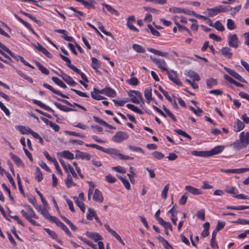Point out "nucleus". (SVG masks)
Here are the masks:
<instances>
[{
    "label": "nucleus",
    "instance_id": "nucleus-20",
    "mask_svg": "<svg viewBox=\"0 0 249 249\" xmlns=\"http://www.w3.org/2000/svg\"><path fill=\"white\" fill-rule=\"evenodd\" d=\"M10 156L18 166L21 167L24 166V163L18 157L12 153H10Z\"/></svg>",
    "mask_w": 249,
    "mask_h": 249
},
{
    "label": "nucleus",
    "instance_id": "nucleus-33",
    "mask_svg": "<svg viewBox=\"0 0 249 249\" xmlns=\"http://www.w3.org/2000/svg\"><path fill=\"white\" fill-rule=\"evenodd\" d=\"M65 182L68 188H70L72 186H76V184L73 182L72 178L70 174L68 175Z\"/></svg>",
    "mask_w": 249,
    "mask_h": 249
},
{
    "label": "nucleus",
    "instance_id": "nucleus-32",
    "mask_svg": "<svg viewBox=\"0 0 249 249\" xmlns=\"http://www.w3.org/2000/svg\"><path fill=\"white\" fill-rule=\"evenodd\" d=\"M226 193L236 195L238 193L237 189L233 186H226L225 189Z\"/></svg>",
    "mask_w": 249,
    "mask_h": 249
},
{
    "label": "nucleus",
    "instance_id": "nucleus-13",
    "mask_svg": "<svg viewBox=\"0 0 249 249\" xmlns=\"http://www.w3.org/2000/svg\"><path fill=\"white\" fill-rule=\"evenodd\" d=\"M104 152L111 155L112 157L115 159L117 157L120 158L121 155L119 150L115 148H105Z\"/></svg>",
    "mask_w": 249,
    "mask_h": 249
},
{
    "label": "nucleus",
    "instance_id": "nucleus-10",
    "mask_svg": "<svg viewBox=\"0 0 249 249\" xmlns=\"http://www.w3.org/2000/svg\"><path fill=\"white\" fill-rule=\"evenodd\" d=\"M99 92H100V94H105L110 97H114L116 95V91L110 87H106L102 89Z\"/></svg>",
    "mask_w": 249,
    "mask_h": 249
},
{
    "label": "nucleus",
    "instance_id": "nucleus-15",
    "mask_svg": "<svg viewBox=\"0 0 249 249\" xmlns=\"http://www.w3.org/2000/svg\"><path fill=\"white\" fill-rule=\"evenodd\" d=\"M224 149V146L223 145H218L210 151H208L209 157L212 156L214 155L221 153Z\"/></svg>",
    "mask_w": 249,
    "mask_h": 249
},
{
    "label": "nucleus",
    "instance_id": "nucleus-6",
    "mask_svg": "<svg viewBox=\"0 0 249 249\" xmlns=\"http://www.w3.org/2000/svg\"><path fill=\"white\" fill-rule=\"evenodd\" d=\"M54 71L56 74L60 76L63 79V80L70 86H74L77 84L76 82H75L70 76L65 73L63 71H61L60 74L58 73L56 71Z\"/></svg>",
    "mask_w": 249,
    "mask_h": 249
},
{
    "label": "nucleus",
    "instance_id": "nucleus-53",
    "mask_svg": "<svg viewBox=\"0 0 249 249\" xmlns=\"http://www.w3.org/2000/svg\"><path fill=\"white\" fill-rule=\"evenodd\" d=\"M147 27L153 36H160V32L155 29L151 25L148 24Z\"/></svg>",
    "mask_w": 249,
    "mask_h": 249
},
{
    "label": "nucleus",
    "instance_id": "nucleus-44",
    "mask_svg": "<svg viewBox=\"0 0 249 249\" xmlns=\"http://www.w3.org/2000/svg\"><path fill=\"white\" fill-rule=\"evenodd\" d=\"M78 237L80 240H81V241H82L83 242H84V243H85L86 244L88 245L89 246L91 247L93 249H97L96 245L93 244L91 242L83 238L82 236H79Z\"/></svg>",
    "mask_w": 249,
    "mask_h": 249
},
{
    "label": "nucleus",
    "instance_id": "nucleus-25",
    "mask_svg": "<svg viewBox=\"0 0 249 249\" xmlns=\"http://www.w3.org/2000/svg\"><path fill=\"white\" fill-rule=\"evenodd\" d=\"M218 13H224L231 11V7L230 6H224L222 5H218L216 7Z\"/></svg>",
    "mask_w": 249,
    "mask_h": 249
},
{
    "label": "nucleus",
    "instance_id": "nucleus-27",
    "mask_svg": "<svg viewBox=\"0 0 249 249\" xmlns=\"http://www.w3.org/2000/svg\"><path fill=\"white\" fill-rule=\"evenodd\" d=\"M35 63L42 73L46 75H48L49 74V71L44 67L40 62L37 61H35Z\"/></svg>",
    "mask_w": 249,
    "mask_h": 249
},
{
    "label": "nucleus",
    "instance_id": "nucleus-30",
    "mask_svg": "<svg viewBox=\"0 0 249 249\" xmlns=\"http://www.w3.org/2000/svg\"><path fill=\"white\" fill-rule=\"evenodd\" d=\"M75 199V202L77 206L80 209V210L83 212H85L86 207L85 205L82 201H80L78 197H74Z\"/></svg>",
    "mask_w": 249,
    "mask_h": 249
},
{
    "label": "nucleus",
    "instance_id": "nucleus-45",
    "mask_svg": "<svg viewBox=\"0 0 249 249\" xmlns=\"http://www.w3.org/2000/svg\"><path fill=\"white\" fill-rule=\"evenodd\" d=\"M103 6L105 7L111 14H114V15H115L117 16L118 15L119 13H118V11L114 9L110 5L107 4L106 3H103Z\"/></svg>",
    "mask_w": 249,
    "mask_h": 249
},
{
    "label": "nucleus",
    "instance_id": "nucleus-54",
    "mask_svg": "<svg viewBox=\"0 0 249 249\" xmlns=\"http://www.w3.org/2000/svg\"><path fill=\"white\" fill-rule=\"evenodd\" d=\"M73 71L77 73V74H80L84 81H85L86 83L89 82L88 79L87 78L86 75L84 73L81 72V71L77 68H76Z\"/></svg>",
    "mask_w": 249,
    "mask_h": 249
},
{
    "label": "nucleus",
    "instance_id": "nucleus-26",
    "mask_svg": "<svg viewBox=\"0 0 249 249\" xmlns=\"http://www.w3.org/2000/svg\"><path fill=\"white\" fill-rule=\"evenodd\" d=\"M191 154L192 155L201 157H209V154L208 151H192L191 152Z\"/></svg>",
    "mask_w": 249,
    "mask_h": 249
},
{
    "label": "nucleus",
    "instance_id": "nucleus-59",
    "mask_svg": "<svg viewBox=\"0 0 249 249\" xmlns=\"http://www.w3.org/2000/svg\"><path fill=\"white\" fill-rule=\"evenodd\" d=\"M163 109L164 111L165 112V113L170 117L172 118V119L174 121L176 122L177 119L174 116V115L170 111V110L166 107L165 106H163Z\"/></svg>",
    "mask_w": 249,
    "mask_h": 249
},
{
    "label": "nucleus",
    "instance_id": "nucleus-9",
    "mask_svg": "<svg viewBox=\"0 0 249 249\" xmlns=\"http://www.w3.org/2000/svg\"><path fill=\"white\" fill-rule=\"evenodd\" d=\"M229 45L234 48H237L238 47V39L236 34L230 35L228 37Z\"/></svg>",
    "mask_w": 249,
    "mask_h": 249
},
{
    "label": "nucleus",
    "instance_id": "nucleus-51",
    "mask_svg": "<svg viewBox=\"0 0 249 249\" xmlns=\"http://www.w3.org/2000/svg\"><path fill=\"white\" fill-rule=\"evenodd\" d=\"M161 225H162L165 230H170L171 231H173L172 227L170 223L165 221L163 219L159 223Z\"/></svg>",
    "mask_w": 249,
    "mask_h": 249
},
{
    "label": "nucleus",
    "instance_id": "nucleus-14",
    "mask_svg": "<svg viewBox=\"0 0 249 249\" xmlns=\"http://www.w3.org/2000/svg\"><path fill=\"white\" fill-rule=\"evenodd\" d=\"M93 199L98 202L101 203L104 201L102 192L98 189L95 190L93 195Z\"/></svg>",
    "mask_w": 249,
    "mask_h": 249
},
{
    "label": "nucleus",
    "instance_id": "nucleus-5",
    "mask_svg": "<svg viewBox=\"0 0 249 249\" xmlns=\"http://www.w3.org/2000/svg\"><path fill=\"white\" fill-rule=\"evenodd\" d=\"M167 74H168V77L171 81L176 84L178 86H181L182 84L180 80L178 78L177 72L173 71L170 70L166 71Z\"/></svg>",
    "mask_w": 249,
    "mask_h": 249
},
{
    "label": "nucleus",
    "instance_id": "nucleus-21",
    "mask_svg": "<svg viewBox=\"0 0 249 249\" xmlns=\"http://www.w3.org/2000/svg\"><path fill=\"white\" fill-rule=\"evenodd\" d=\"M185 189L187 191L195 195H198L201 194V191L191 186H186Z\"/></svg>",
    "mask_w": 249,
    "mask_h": 249
},
{
    "label": "nucleus",
    "instance_id": "nucleus-46",
    "mask_svg": "<svg viewBox=\"0 0 249 249\" xmlns=\"http://www.w3.org/2000/svg\"><path fill=\"white\" fill-rule=\"evenodd\" d=\"M213 27H214L218 31L222 32L225 30L224 26L218 20L215 22L213 24Z\"/></svg>",
    "mask_w": 249,
    "mask_h": 249
},
{
    "label": "nucleus",
    "instance_id": "nucleus-40",
    "mask_svg": "<svg viewBox=\"0 0 249 249\" xmlns=\"http://www.w3.org/2000/svg\"><path fill=\"white\" fill-rule=\"evenodd\" d=\"M16 72L19 74L21 77H23L25 79L28 80L30 83H32L33 82V80L32 78L28 76H27L26 74H25L23 71L18 70V69L16 70Z\"/></svg>",
    "mask_w": 249,
    "mask_h": 249
},
{
    "label": "nucleus",
    "instance_id": "nucleus-57",
    "mask_svg": "<svg viewBox=\"0 0 249 249\" xmlns=\"http://www.w3.org/2000/svg\"><path fill=\"white\" fill-rule=\"evenodd\" d=\"M227 26L231 30H232L236 28L234 21L231 19H227Z\"/></svg>",
    "mask_w": 249,
    "mask_h": 249
},
{
    "label": "nucleus",
    "instance_id": "nucleus-7",
    "mask_svg": "<svg viewBox=\"0 0 249 249\" xmlns=\"http://www.w3.org/2000/svg\"><path fill=\"white\" fill-rule=\"evenodd\" d=\"M33 102L34 104L39 106L42 108H43L48 111L52 112L53 115L57 118L56 122L58 123H60V122L59 121V117H58L57 114L55 113L54 111L52 108H51L49 106L46 105L45 104L42 103L41 101L37 100H34L33 101Z\"/></svg>",
    "mask_w": 249,
    "mask_h": 249
},
{
    "label": "nucleus",
    "instance_id": "nucleus-60",
    "mask_svg": "<svg viewBox=\"0 0 249 249\" xmlns=\"http://www.w3.org/2000/svg\"><path fill=\"white\" fill-rule=\"evenodd\" d=\"M128 148L131 149V150L134 151V152H140V153H141L142 154H144V151L143 150V149L140 147H137V146H132V145H128Z\"/></svg>",
    "mask_w": 249,
    "mask_h": 249
},
{
    "label": "nucleus",
    "instance_id": "nucleus-11",
    "mask_svg": "<svg viewBox=\"0 0 249 249\" xmlns=\"http://www.w3.org/2000/svg\"><path fill=\"white\" fill-rule=\"evenodd\" d=\"M221 171L226 173L240 174L242 173L249 171V168H242L239 169H221Z\"/></svg>",
    "mask_w": 249,
    "mask_h": 249
},
{
    "label": "nucleus",
    "instance_id": "nucleus-63",
    "mask_svg": "<svg viewBox=\"0 0 249 249\" xmlns=\"http://www.w3.org/2000/svg\"><path fill=\"white\" fill-rule=\"evenodd\" d=\"M51 218L52 219L50 221L55 223L57 226L60 227L62 225H63L64 223H63L57 217L53 216V217H51Z\"/></svg>",
    "mask_w": 249,
    "mask_h": 249
},
{
    "label": "nucleus",
    "instance_id": "nucleus-52",
    "mask_svg": "<svg viewBox=\"0 0 249 249\" xmlns=\"http://www.w3.org/2000/svg\"><path fill=\"white\" fill-rule=\"evenodd\" d=\"M44 230L53 239L57 240V234L53 231L48 228H45Z\"/></svg>",
    "mask_w": 249,
    "mask_h": 249
},
{
    "label": "nucleus",
    "instance_id": "nucleus-2",
    "mask_svg": "<svg viewBox=\"0 0 249 249\" xmlns=\"http://www.w3.org/2000/svg\"><path fill=\"white\" fill-rule=\"evenodd\" d=\"M249 144V131L246 132L243 131L239 135V140L234 142L231 145L233 148L239 150L246 148Z\"/></svg>",
    "mask_w": 249,
    "mask_h": 249
},
{
    "label": "nucleus",
    "instance_id": "nucleus-24",
    "mask_svg": "<svg viewBox=\"0 0 249 249\" xmlns=\"http://www.w3.org/2000/svg\"><path fill=\"white\" fill-rule=\"evenodd\" d=\"M59 56L62 58V59H63L64 61H65L66 62V65L70 69H71L72 71H74L76 68V67L75 66L71 64V61L68 57L64 56L61 54H60Z\"/></svg>",
    "mask_w": 249,
    "mask_h": 249
},
{
    "label": "nucleus",
    "instance_id": "nucleus-34",
    "mask_svg": "<svg viewBox=\"0 0 249 249\" xmlns=\"http://www.w3.org/2000/svg\"><path fill=\"white\" fill-rule=\"evenodd\" d=\"M217 84L216 80L212 78H210L206 81V85L209 89L212 88L214 86L216 85Z\"/></svg>",
    "mask_w": 249,
    "mask_h": 249
},
{
    "label": "nucleus",
    "instance_id": "nucleus-41",
    "mask_svg": "<svg viewBox=\"0 0 249 249\" xmlns=\"http://www.w3.org/2000/svg\"><path fill=\"white\" fill-rule=\"evenodd\" d=\"M207 11L208 15L210 17L215 16L219 14L216 7L212 8H208Z\"/></svg>",
    "mask_w": 249,
    "mask_h": 249
},
{
    "label": "nucleus",
    "instance_id": "nucleus-50",
    "mask_svg": "<svg viewBox=\"0 0 249 249\" xmlns=\"http://www.w3.org/2000/svg\"><path fill=\"white\" fill-rule=\"evenodd\" d=\"M205 210L204 209H202L197 212L196 215L198 219L202 221H204L205 219Z\"/></svg>",
    "mask_w": 249,
    "mask_h": 249
},
{
    "label": "nucleus",
    "instance_id": "nucleus-47",
    "mask_svg": "<svg viewBox=\"0 0 249 249\" xmlns=\"http://www.w3.org/2000/svg\"><path fill=\"white\" fill-rule=\"evenodd\" d=\"M132 48L137 53H143L145 52V49L141 45L137 44H133Z\"/></svg>",
    "mask_w": 249,
    "mask_h": 249
},
{
    "label": "nucleus",
    "instance_id": "nucleus-58",
    "mask_svg": "<svg viewBox=\"0 0 249 249\" xmlns=\"http://www.w3.org/2000/svg\"><path fill=\"white\" fill-rule=\"evenodd\" d=\"M169 11L174 13H183L184 8L173 7L170 8Z\"/></svg>",
    "mask_w": 249,
    "mask_h": 249
},
{
    "label": "nucleus",
    "instance_id": "nucleus-31",
    "mask_svg": "<svg viewBox=\"0 0 249 249\" xmlns=\"http://www.w3.org/2000/svg\"><path fill=\"white\" fill-rule=\"evenodd\" d=\"M188 76L193 79V81H198L200 78L199 75L194 71H190L188 72Z\"/></svg>",
    "mask_w": 249,
    "mask_h": 249
},
{
    "label": "nucleus",
    "instance_id": "nucleus-64",
    "mask_svg": "<svg viewBox=\"0 0 249 249\" xmlns=\"http://www.w3.org/2000/svg\"><path fill=\"white\" fill-rule=\"evenodd\" d=\"M127 83L132 86H137L139 84V81L136 77H132L127 80Z\"/></svg>",
    "mask_w": 249,
    "mask_h": 249
},
{
    "label": "nucleus",
    "instance_id": "nucleus-39",
    "mask_svg": "<svg viewBox=\"0 0 249 249\" xmlns=\"http://www.w3.org/2000/svg\"><path fill=\"white\" fill-rule=\"evenodd\" d=\"M53 98H55L56 100H57L58 101H60L63 103H65L66 104H67V105L69 106H71V107H79V104H77V103H74L73 104H71L70 102H69L68 101L66 100H64V99H60L59 98H58L56 96H53Z\"/></svg>",
    "mask_w": 249,
    "mask_h": 249
},
{
    "label": "nucleus",
    "instance_id": "nucleus-48",
    "mask_svg": "<svg viewBox=\"0 0 249 249\" xmlns=\"http://www.w3.org/2000/svg\"><path fill=\"white\" fill-rule=\"evenodd\" d=\"M95 211L92 208L88 209V213L87 215V218L89 220H92L93 217L96 216Z\"/></svg>",
    "mask_w": 249,
    "mask_h": 249
},
{
    "label": "nucleus",
    "instance_id": "nucleus-42",
    "mask_svg": "<svg viewBox=\"0 0 249 249\" xmlns=\"http://www.w3.org/2000/svg\"><path fill=\"white\" fill-rule=\"evenodd\" d=\"M144 95L145 98L148 100V103H149L152 99V89H145Z\"/></svg>",
    "mask_w": 249,
    "mask_h": 249
},
{
    "label": "nucleus",
    "instance_id": "nucleus-8",
    "mask_svg": "<svg viewBox=\"0 0 249 249\" xmlns=\"http://www.w3.org/2000/svg\"><path fill=\"white\" fill-rule=\"evenodd\" d=\"M224 69L231 76L233 77L234 78L239 80L240 82L247 83V82L239 74L233 70H231L228 67H225Z\"/></svg>",
    "mask_w": 249,
    "mask_h": 249
},
{
    "label": "nucleus",
    "instance_id": "nucleus-28",
    "mask_svg": "<svg viewBox=\"0 0 249 249\" xmlns=\"http://www.w3.org/2000/svg\"><path fill=\"white\" fill-rule=\"evenodd\" d=\"M61 156L65 159L68 160H73L74 158V155L69 150H64L61 153Z\"/></svg>",
    "mask_w": 249,
    "mask_h": 249
},
{
    "label": "nucleus",
    "instance_id": "nucleus-12",
    "mask_svg": "<svg viewBox=\"0 0 249 249\" xmlns=\"http://www.w3.org/2000/svg\"><path fill=\"white\" fill-rule=\"evenodd\" d=\"M75 152L76 159L87 160H90L91 155L89 153L83 152L78 150H76Z\"/></svg>",
    "mask_w": 249,
    "mask_h": 249
},
{
    "label": "nucleus",
    "instance_id": "nucleus-61",
    "mask_svg": "<svg viewBox=\"0 0 249 249\" xmlns=\"http://www.w3.org/2000/svg\"><path fill=\"white\" fill-rule=\"evenodd\" d=\"M152 154L155 158L158 160L162 159L164 157V155L159 151H154Z\"/></svg>",
    "mask_w": 249,
    "mask_h": 249
},
{
    "label": "nucleus",
    "instance_id": "nucleus-3",
    "mask_svg": "<svg viewBox=\"0 0 249 249\" xmlns=\"http://www.w3.org/2000/svg\"><path fill=\"white\" fill-rule=\"evenodd\" d=\"M129 137L128 134L123 131L117 132L112 138V141L116 143H120L127 139Z\"/></svg>",
    "mask_w": 249,
    "mask_h": 249
},
{
    "label": "nucleus",
    "instance_id": "nucleus-4",
    "mask_svg": "<svg viewBox=\"0 0 249 249\" xmlns=\"http://www.w3.org/2000/svg\"><path fill=\"white\" fill-rule=\"evenodd\" d=\"M150 58L162 71H167V64L164 60L154 57L152 55L150 56Z\"/></svg>",
    "mask_w": 249,
    "mask_h": 249
},
{
    "label": "nucleus",
    "instance_id": "nucleus-43",
    "mask_svg": "<svg viewBox=\"0 0 249 249\" xmlns=\"http://www.w3.org/2000/svg\"><path fill=\"white\" fill-rule=\"evenodd\" d=\"M118 178L122 182L124 186L127 190L130 189V183H129V181L126 179L124 178H123L120 176H118Z\"/></svg>",
    "mask_w": 249,
    "mask_h": 249
},
{
    "label": "nucleus",
    "instance_id": "nucleus-17",
    "mask_svg": "<svg viewBox=\"0 0 249 249\" xmlns=\"http://www.w3.org/2000/svg\"><path fill=\"white\" fill-rule=\"evenodd\" d=\"M86 235L88 237L94 240L95 242L102 240V236L96 232L87 231Z\"/></svg>",
    "mask_w": 249,
    "mask_h": 249
},
{
    "label": "nucleus",
    "instance_id": "nucleus-22",
    "mask_svg": "<svg viewBox=\"0 0 249 249\" xmlns=\"http://www.w3.org/2000/svg\"><path fill=\"white\" fill-rule=\"evenodd\" d=\"M147 50L156 54V55H159V56H162V57H167L168 55V53H165V52H162L160 51H159L158 50H156L155 49H153V48H149L147 49Z\"/></svg>",
    "mask_w": 249,
    "mask_h": 249
},
{
    "label": "nucleus",
    "instance_id": "nucleus-23",
    "mask_svg": "<svg viewBox=\"0 0 249 249\" xmlns=\"http://www.w3.org/2000/svg\"><path fill=\"white\" fill-rule=\"evenodd\" d=\"M16 127L22 134L27 135V134H31V131L32 130L29 127H25V126H23V125L17 126Z\"/></svg>",
    "mask_w": 249,
    "mask_h": 249
},
{
    "label": "nucleus",
    "instance_id": "nucleus-49",
    "mask_svg": "<svg viewBox=\"0 0 249 249\" xmlns=\"http://www.w3.org/2000/svg\"><path fill=\"white\" fill-rule=\"evenodd\" d=\"M41 213L43 215V216L45 218L49 220H51V219H52L51 217L53 216L50 214L49 211L46 208H42L41 209Z\"/></svg>",
    "mask_w": 249,
    "mask_h": 249
},
{
    "label": "nucleus",
    "instance_id": "nucleus-62",
    "mask_svg": "<svg viewBox=\"0 0 249 249\" xmlns=\"http://www.w3.org/2000/svg\"><path fill=\"white\" fill-rule=\"evenodd\" d=\"M169 189V184H167L164 187L162 191L161 196L163 199H166L167 196L168 191Z\"/></svg>",
    "mask_w": 249,
    "mask_h": 249
},
{
    "label": "nucleus",
    "instance_id": "nucleus-18",
    "mask_svg": "<svg viewBox=\"0 0 249 249\" xmlns=\"http://www.w3.org/2000/svg\"><path fill=\"white\" fill-rule=\"evenodd\" d=\"M245 125L243 122L241 121L239 119H237L235 122L234 123V130L235 132H239L243 130Z\"/></svg>",
    "mask_w": 249,
    "mask_h": 249
},
{
    "label": "nucleus",
    "instance_id": "nucleus-16",
    "mask_svg": "<svg viewBox=\"0 0 249 249\" xmlns=\"http://www.w3.org/2000/svg\"><path fill=\"white\" fill-rule=\"evenodd\" d=\"M43 86L45 88L48 89L49 90H50L51 91H52L53 93H54L57 95H60V96H61L63 98H69V97L67 95H66L63 94L58 90L55 89L53 87H52L51 86L49 85V84H48L47 83H44Z\"/></svg>",
    "mask_w": 249,
    "mask_h": 249
},
{
    "label": "nucleus",
    "instance_id": "nucleus-56",
    "mask_svg": "<svg viewBox=\"0 0 249 249\" xmlns=\"http://www.w3.org/2000/svg\"><path fill=\"white\" fill-rule=\"evenodd\" d=\"M175 131L178 135L184 136V137L189 139V140L192 139L191 136H190L189 135H188L187 133H186L185 131H184L181 129H175Z\"/></svg>",
    "mask_w": 249,
    "mask_h": 249
},
{
    "label": "nucleus",
    "instance_id": "nucleus-55",
    "mask_svg": "<svg viewBox=\"0 0 249 249\" xmlns=\"http://www.w3.org/2000/svg\"><path fill=\"white\" fill-rule=\"evenodd\" d=\"M189 109L193 111L196 115L200 116L203 113V110L199 107H197V109L195 108L192 107H189Z\"/></svg>",
    "mask_w": 249,
    "mask_h": 249
},
{
    "label": "nucleus",
    "instance_id": "nucleus-35",
    "mask_svg": "<svg viewBox=\"0 0 249 249\" xmlns=\"http://www.w3.org/2000/svg\"><path fill=\"white\" fill-rule=\"evenodd\" d=\"M126 107L131 109V110L139 114H142L143 112L140 109L137 107L134 106V105L128 104L126 105Z\"/></svg>",
    "mask_w": 249,
    "mask_h": 249
},
{
    "label": "nucleus",
    "instance_id": "nucleus-1",
    "mask_svg": "<svg viewBox=\"0 0 249 249\" xmlns=\"http://www.w3.org/2000/svg\"><path fill=\"white\" fill-rule=\"evenodd\" d=\"M26 211L22 210L20 211L21 214L22 216L27 219L32 225L37 227L40 226V224L36 222L35 220H33L32 218L38 219V217L35 213L33 208L29 205L26 204L24 205Z\"/></svg>",
    "mask_w": 249,
    "mask_h": 249
},
{
    "label": "nucleus",
    "instance_id": "nucleus-19",
    "mask_svg": "<svg viewBox=\"0 0 249 249\" xmlns=\"http://www.w3.org/2000/svg\"><path fill=\"white\" fill-rule=\"evenodd\" d=\"M53 104L56 107H57L58 109H59L60 110L64 111V112H69V111H76L77 109L72 108H70L67 107V106L62 105L57 102H54Z\"/></svg>",
    "mask_w": 249,
    "mask_h": 249
},
{
    "label": "nucleus",
    "instance_id": "nucleus-38",
    "mask_svg": "<svg viewBox=\"0 0 249 249\" xmlns=\"http://www.w3.org/2000/svg\"><path fill=\"white\" fill-rule=\"evenodd\" d=\"M35 175V178L38 182H40L43 179L42 172L40 168L38 167L36 168Z\"/></svg>",
    "mask_w": 249,
    "mask_h": 249
},
{
    "label": "nucleus",
    "instance_id": "nucleus-29",
    "mask_svg": "<svg viewBox=\"0 0 249 249\" xmlns=\"http://www.w3.org/2000/svg\"><path fill=\"white\" fill-rule=\"evenodd\" d=\"M222 54L225 57L231 58L232 53L231 52V49L228 47H223L221 49Z\"/></svg>",
    "mask_w": 249,
    "mask_h": 249
},
{
    "label": "nucleus",
    "instance_id": "nucleus-37",
    "mask_svg": "<svg viewBox=\"0 0 249 249\" xmlns=\"http://www.w3.org/2000/svg\"><path fill=\"white\" fill-rule=\"evenodd\" d=\"M52 80L57 85L59 86L62 88H66L67 86L66 84L61 80H60L58 78L56 77H52Z\"/></svg>",
    "mask_w": 249,
    "mask_h": 249
},
{
    "label": "nucleus",
    "instance_id": "nucleus-36",
    "mask_svg": "<svg viewBox=\"0 0 249 249\" xmlns=\"http://www.w3.org/2000/svg\"><path fill=\"white\" fill-rule=\"evenodd\" d=\"M91 67L93 69L99 68L101 67V62L95 57L91 58Z\"/></svg>",
    "mask_w": 249,
    "mask_h": 249
}]
</instances>
